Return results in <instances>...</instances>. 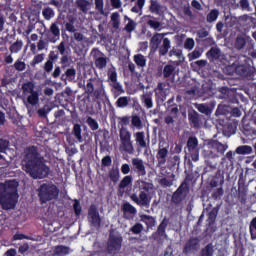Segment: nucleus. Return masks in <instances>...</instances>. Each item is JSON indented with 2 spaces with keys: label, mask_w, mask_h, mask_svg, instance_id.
<instances>
[{
  "label": "nucleus",
  "mask_w": 256,
  "mask_h": 256,
  "mask_svg": "<svg viewBox=\"0 0 256 256\" xmlns=\"http://www.w3.org/2000/svg\"><path fill=\"white\" fill-rule=\"evenodd\" d=\"M187 155L197 163L199 161V140L195 136H190L186 143Z\"/></svg>",
  "instance_id": "10"
},
{
  "label": "nucleus",
  "mask_w": 256,
  "mask_h": 256,
  "mask_svg": "<svg viewBox=\"0 0 256 256\" xmlns=\"http://www.w3.org/2000/svg\"><path fill=\"white\" fill-rule=\"evenodd\" d=\"M201 115L199 112L192 110L188 112V121L194 129H199L201 127Z\"/></svg>",
  "instance_id": "23"
},
{
  "label": "nucleus",
  "mask_w": 256,
  "mask_h": 256,
  "mask_svg": "<svg viewBox=\"0 0 256 256\" xmlns=\"http://www.w3.org/2000/svg\"><path fill=\"white\" fill-rule=\"evenodd\" d=\"M120 143L131 141V132L127 128L122 127L119 130Z\"/></svg>",
  "instance_id": "37"
},
{
  "label": "nucleus",
  "mask_w": 256,
  "mask_h": 256,
  "mask_svg": "<svg viewBox=\"0 0 256 256\" xmlns=\"http://www.w3.org/2000/svg\"><path fill=\"white\" fill-rule=\"evenodd\" d=\"M227 109H228L227 106L223 104H219L216 109V115H227Z\"/></svg>",
  "instance_id": "63"
},
{
  "label": "nucleus",
  "mask_w": 256,
  "mask_h": 256,
  "mask_svg": "<svg viewBox=\"0 0 256 256\" xmlns=\"http://www.w3.org/2000/svg\"><path fill=\"white\" fill-rule=\"evenodd\" d=\"M21 165L22 169L32 179H45L49 176L50 168L45 164V158L39 153V147L35 145L24 149Z\"/></svg>",
  "instance_id": "1"
},
{
  "label": "nucleus",
  "mask_w": 256,
  "mask_h": 256,
  "mask_svg": "<svg viewBox=\"0 0 256 256\" xmlns=\"http://www.w3.org/2000/svg\"><path fill=\"white\" fill-rule=\"evenodd\" d=\"M121 149L124 153H128V155L135 153V147H133V141L131 140L121 142Z\"/></svg>",
  "instance_id": "35"
},
{
  "label": "nucleus",
  "mask_w": 256,
  "mask_h": 256,
  "mask_svg": "<svg viewBox=\"0 0 256 256\" xmlns=\"http://www.w3.org/2000/svg\"><path fill=\"white\" fill-rule=\"evenodd\" d=\"M168 155H169V150L167 148L159 147L158 152L156 154L158 165H165L167 163Z\"/></svg>",
  "instance_id": "26"
},
{
  "label": "nucleus",
  "mask_w": 256,
  "mask_h": 256,
  "mask_svg": "<svg viewBox=\"0 0 256 256\" xmlns=\"http://www.w3.org/2000/svg\"><path fill=\"white\" fill-rule=\"evenodd\" d=\"M13 67L16 71H25V69H27V64L21 60H16Z\"/></svg>",
  "instance_id": "57"
},
{
  "label": "nucleus",
  "mask_w": 256,
  "mask_h": 256,
  "mask_svg": "<svg viewBox=\"0 0 256 256\" xmlns=\"http://www.w3.org/2000/svg\"><path fill=\"white\" fill-rule=\"evenodd\" d=\"M122 213L124 219L131 221V219H134L135 215H137V208H135V206H133L131 203L125 202L122 205Z\"/></svg>",
  "instance_id": "17"
},
{
  "label": "nucleus",
  "mask_w": 256,
  "mask_h": 256,
  "mask_svg": "<svg viewBox=\"0 0 256 256\" xmlns=\"http://www.w3.org/2000/svg\"><path fill=\"white\" fill-rule=\"evenodd\" d=\"M138 190H139V196L137 194L133 193L130 195L131 201L133 203H136L139 207H146L149 209L151 205V198H149V191L153 189V184L146 182L145 180H139L137 181Z\"/></svg>",
  "instance_id": "4"
},
{
  "label": "nucleus",
  "mask_w": 256,
  "mask_h": 256,
  "mask_svg": "<svg viewBox=\"0 0 256 256\" xmlns=\"http://www.w3.org/2000/svg\"><path fill=\"white\" fill-rule=\"evenodd\" d=\"M9 149V141L3 138H0V153H5Z\"/></svg>",
  "instance_id": "61"
},
{
  "label": "nucleus",
  "mask_w": 256,
  "mask_h": 256,
  "mask_svg": "<svg viewBox=\"0 0 256 256\" xmlns=\"http://www.w3.org/2000/svg\"><path fill=\"white\" fill-rule=\"evenodd\" d=\"M237 155H251L253 153V148L248 145L238 146L236 148Z\"/></svg>",
  "instance_id": "38"
},
{
  "label": "nucleus",
  "mask_w": 256,
  "mask_h": 256,
  "mask_svg": "<svg viewBox=\"0 0 256 256\" xmlns=\"http://www.w3.org/2000/svg\"><path fill=\"white\" fill-rule=\"evenodd\" d=\"M89 1L88 0H76V6L82 11V13H87L89 11Z\"/></svg>",
  "instance_id": "44"
},
{
  "label": "nucleus",
  "mask_w": 256,
  "mask_h": 256,
  "mask_svg": "<svg viewBox=\"0 0 256 256\" xmlns=\"http://www.w3.org/2000/svg\"><path fill=\"white\" fill-rule=\"evenodd\" d=\"M129 103H131V96H120L115 102V107L117 109H127Z\"/></svg>",
  "instance_id": "27"
},
{
  "label": "nucleus",
  "mask_w": 256,
  "mask_h": 256,
  "mask_svg": "<svg viewBox=\"0 0 256 256\" xmlns=\"http://www.w3.org/2000/svg\"><path fill=\"white\" fill-rule=\"evenodd\" d=\"M86 123L87 125L90 127L91 131H97V129H99V122H97V120H95L93 117L89 116L86 119Z\"/></svg>",
  "instance_id": "48"
},
{
  "label": "nucleus",
  "mask_w": 256,
  "mask_h": 256,
  "mask_svg": "<svg viewBox=\"0 0 256 256\" xmlns=\"http://www.w3.org/2000/svg\"><path fill=\"white\" fill-rule=\"evenodd\" d=\"M237 64L238 61H235L234 63L227 65L225 67V73H227V75H237Z\"/></svg>",
  "instance_id": "50"
},
{
  "label": "nucleus",
  "mask_w": 256,
  "mask_h": 256,
  "mask_svg": "<svg viewBox=\"0 0 256 256\" xmlns=\"http://www.w3.org/2000/svg\"><path fill=\"white\" fill-rule=\"evenodd\" d=\"M219 17V10L212 9L206 16L207 23H213L217 21Z\"/></svg>",
  "instance_id": "45"
},
{
  "label": "nucleus",
  "mask_w": 256,
  "mask_h": 256,
  "mask_svg": "<svg viewBox=\"0 0 256 256\" xmlns=\"http://www.w3.org/2000/svg\"><path fill=\"white\" fill-rule=\"evenodd\" d=\"M55 253L57 255H69V253H71V248H69L68 246L59 245L56 246Z\"/></svg>",
  "instance_id": "47"
},
{
  "label": "nucleus",
  "mask_w": 256,
  "mask_h": 256,
  "mask_svg": "<svg viewBox=\"0 0 256 256\" xmlns=\"http://www.w3.org/2000/svg\"><path fill=\"white\" fill-rule=\"evenodd\" d=\"M108 177H109L110 181H112V183H118L119 179L121 177L119 168H112L111 170H109Z\"/></svg>",
  "instance_id": "36"
},
{
  "label": "nucleus",
  "mask_w": 256,
  "mask_h": 256,
  "mask_svg": "<svg viewBox=\"0 0 256 256\" xmlns=\"http://www.w3.org/2000/svg\"><path fill=\"white\" fill-rule=\"evenodd\" d=\"M44 59H45V54H37L36 56H34L33 60L30 63V65L32 67H35V65H39V63H43Z\"/></svg>",
  "instance_id": "55"
},
{
  "label": "nucleus",
  "mask_w": 256,
  "mask_h": 256,
  "mask_svg": "<svg viewBox=\"0 0 256 256\" xmlns=\"http://www.w3.org/2000/svg\"><path fill=\"white\" fill-rule=\"evenodd\" d=\"M225 191L223 190V187L217 188L212 193V199H221V196L224 195Z\"/></svg>",
  "instance_id": "60"
},
{
  "label": "nucleus",
  "mask_w": 256,
  "mask_h": 256,
  "mask_svg": "<svg viewBox=\"0 0 256 256\" xmlns=\"http://www.w3.org/2000/svg\"><path fill=\"white\" fill-rule=\"evenodd\" d=\"M201 240H199L198 237H192L190 238L184 245L183 253H194V251H197L200 247Z\"/></svg>",
  "instance_id": "18"
},
{
  "label": "nucleus",
  "mask_w": 256,
  "mask_h": 256,
  "mask_svg": "<svg viewBox=\"0 0 256 256\" xmlns=\"http://www.w3.org/2000/svg\"><path fill=\"white\" fill-rule=\"evenodd\" d=\"M27 103L29 105L35 106L39 104V92L35 91L30 93V95L27 97Z\"/></svg>",
  "instance_id": "41"
},
{
  "label": "nucleus",
  "mask_w": 256,
  "mask_h": 256,
  "mask_svg": "<svg viewBox=\"0 0 256 256\" xmlns=\"http://www.w3.org/2000/svg\"><path fill=\"white\" fill-rule=\"evenodd\" d=\"M101 221V215H99L97 206L91 205L88 209V223L90 227L99 231V229H101Z\"/></svg>",
  "instance_id": "12"
},
{
  "label": "nucleus",
  "mask_w": 256,
  "mask_h": 256,
  "mask_svg": "<svg viewBox=\"0 0 256 256\" xmlns=\"http://www.w3.org/2000/svg\"><path fill=\"white\" fill-rule=\"evenodd\" d=\"M133 182V178L131 176H125L119 183V189H125L129 187Z\"/></svg>",
  "instance_id": "51"
},
{
  "label": "nucleus",
  "mask_w": 256,
  "mask_h": 256,
  "mask_svg": "<svg viewBox=\"0 0 256 256\" xmlns=\"http://www.w3.org/2000/svg\"><path fill=\"white\" fill-rule=\"evenodd\" d=\"M169 226V219L164 217L161 223L159 224L156 232L151 235V239L154 241H161V238L167 239V227Z\"/></svg>",
  "instance_id": "14"
},
{
  "label": "nucleus",
  "mask_w": 256,
  "mask_h": 256,
  "mask_svg": "<svg viewBox=\"0 0 256 256\" xmlns=\"http://www.w3.org/2000/svg\"><path fill=\"white\" fill-rule=\"evenodd\" d=\"M215 105H217V103L215 102V100H212L209 103L198 104L196 106V109L199 111V113L209 116L211 115V113H213Z\"/></svg>",
  "instance_id": "21"
},
{
  "label": "nucleus",
  "mask_w": 256,
  "mask_h": 256,
  "mask_svg": "<svg viewBox=\"0 0 256 256\" xmlns=\"http://www.w3.org/2000/svg\"><path fill=\"white\" fill-rule=\"evenodd\" d=\"M151 13H156V15H161V4L157 2H152L150 6Z\"/></svg>",
  "instance_id": "58"
},
{
  "label": "nucleus",
  "mask_w": 256,
  "mask_h": 256,
  "mask_svg": "<svg viewBox=\"0 0 256 256\" xmlns=\"http://www.w3.org/2000/svg\"><path fill=\"white\" fill-rule=\"evenodd\" d=\"M237 122H227L223 128V135H225V137H231V135H235V133L237 132Z\"/></svg>",
  "instance_id": "25"
},
{
  "label": "nucleus",
  "mask_w": 256,
  "mask_h": 256,
  "mask_svg": "<svg viewBox=\"0 0 256 256\" xmlns=\"http://www.w3.org/2000/svg\"><path fill=\"white\" fill-rule=\"evenodd\" d=\"M134 137L137 147L140 149H145L147 147V141H145V132H136Z\"/></svg>",
  "instance_id": "28"
},
{
  "label": "nucleus",
  "mask_w": 256,
  "mask_h": 256,
  "mask_svg": "<svg viewBox=\"0 0 256 256\" xmlns=\"http://www.w3.org/2000/svg\"><path fill=\"white\" fill-rule=\"evenodd\" d=\"M162 41H163V34H159V33L154 34L150 40L151 48L154 49V51H157Z\"/></svg>",
  "instance_id": "33"
},
{
  "label": "nucleus",
  "mask_w": 256,
  "mask_h": 256,
  "mask_svg": "<svg viewBox=\"0 0 256 256\" xmlns=\"http://www.w3.org/2000/svg\"><path fill=\"white\" fill-rule=\"evenodd\" d=\"M171 49V40L169 38H164L162 45L159 47V57H165Z\"/></svg>",
  "instance_id": "30"
},
{
  "label": "nucleus",
  "mask_w": 256,
  "mask_h": 256,
  "mask_svg": "<svg viewBox=\"0 0 256 256\" xmlns=\"http://www.w3.org/2000/svg\"><path fill=\"white\" fill-rule=\"evenodd\" d=\"M248 43V49H253V40L249 36L246 35H238L234 42V47L237 51H241V49H245V46Z\"/></svg>",
  "instance_id": "16"
},
{
  "label": "nucleus",
  "mask_w": 256,
  "mask_h": 256,
  "mask_svg": "<svg viewBox=\"0 0 256 256\" xmlns=\"http://www.w3.org/2000/svg\"><path fill=\"white\" fill-rule=\"evenodd\" d=\"M65 75L67 77V81H75V77H77V70L74 67L68 68L65 71Z\"/></svg>",
  "instance_id": "49"
},
{
  "label": "nucleus",
  "mask_w": 256,
  "mask_h": 256,
  "mask_svg": "<svg viewBox=\"0 0 256 256\" xmlns=\"http://www.w3.org/2000/svg\"><path fill=\"white\" fill-rule=\"evenodd\" d=\"M100 56H95L94 57V63H95V67L96 69H105V67H107V58L105 56V54H103L102 52H99Z\"/></svg>",
  "instance_id": "29"
},
{
  "label": "nucleus",
  "mask_w": 256,
  "mask_h": 256,
  "mask_svg": "<svg viewBox=\"0 0 256 256\" xmlns=\"http://www.w3.org/2000/svg\"><path fill=\"white\" fill-rule=\"evenodd\" d=\"M215 246L213 243H208L205 247L201 248L198 256H214Z\"/></svg>",
  "instance_id": "31"
},
{
  "label": "nucleus",
  "mask_w": 256,
  "mask_h": 256,
  "mask_svg": "<svg viewBox=\"0 0 256 256\" xmlns=\"http://www.w3.org/2000/svg\"><path fill=\"white\" fill-rule=\"evenodd\" d=\"M187 195H189V184L187 181H184L172 194L171 201L174 205H181L187 199Z\"/></svg>",
  "instance_id": "8"
},
{
  "label": "nucleus",
  "mask_w": 256,
  "mask_h": 256,
  "mask_svg": "<svg viewBox=\"0 0 256 256\" xmlns=\"http://www.w3.org/2000/svg\"><path fill=\"white\" fill-rule=\"evenodd\" d=\"M159 183L162 187H171V186H173V180L167 179L165 177L161 178Z\"/></svg>",
  "instance_id": "64"
},
{
  "label": "nucleus",
  "mask_w": 256,
  "mask_h": 256,
  "mask_svg": "<svg viewBox=\"0 0 256 256\" xmlns=\"http://www.w3.org/2000/svg\"><path fill=\"white\" fill-rule=\"evenodd\" d=\"M22 91L24 95H29L31 93H35V84L31 81L26 82L22 85Z\"/></svg>",
  "instance_id": "40"
},
{
  "label": "nucleus",
  "mask_w": 256,
  "mask_h": 256,
  "mask_svg": "<svg viewBox=\"0 0 256 256\" xmlns=\"http://www.w3.org/2000/svg\"><path fill=\"white\" fill-rule=\"evenodd\" d=\"M206 57L210 61V63L219 61V59H221V49H219L218 47L210 48V50L206 52Z\"/></svg>",
  "instance_id": "24"
},
{
  "label": "nucleus",
  "mask_w": 256,
  "mask_h": 256,
  "mask_svg": "<svg viewBox=\"0 0 256 256\" xmlns=\"http://www.w3.org/2000/svg\"><path fill=\"white\" fill-rule=\"evenodd\" d=\"M156 101L161 103L165 102L167 99V88H165V83L159 82L157 87L154 89Z\"/></svg>",
  "instance_id": "20"
},
{
  "label": "nucleus",
  "mask_w": 256,
  "mask_h": 256,
  "mask_svg": "<svg viewBox=\"0 0 256 256\" xmlns=\"http://www.w3.org/2000/svg\"><path fill=\"white\" fill-rule=\"evenodd\" d=\"M37 191L41 205H45V203H49V201L59 199V187L53 184V182L41 184Z\"/></svg>",
  "instance_id": "5"
},
{
  "label": "nucleus",
  "mask_w": 256,
  "mask_h": 256,
  "mask_svg": "<svg viewBox=\"0 0 256 256\" xmlns=\"http://www.w3.org/2000/svg\"><path fill=\"white\" fill-rule=\"evenodd\" d=\"M107 76L109 81L111 82V87H113L114 91V97L117 98L119 95H123L125 93V90L123 89V86L121 83L117 82V69L115 67H111L108 69Z\"/></svg>",
  "instance_id": "11"
},
{
  "label": "nucleus",
  "mask_w": 256,
  "mask_h": 256,
  "mask_svg": "<svg viewBox=\"0 0 256 256\" xmlns=\"http://www.w3.org/2000/svg\"><path fill=\"white\" fill-rule=\"evenodd\" d=\"M219 209H221L220 205L212 208L211 211L208 213L207 231L209 233H215V231H217V226H215V221H217V215H219Z\"/></svg>",
  "instance_id": "15"
},
{
  "label": "nucleus",
  "mask_w": 256,
  "mask_h": 256,
  "mask_svg": "<svg viewBox=\"0 0 256 256\" xmlns=\"http://www.w3.org/2000/svg\"><path fill=\"white\" fill-rule=\"evenodd\" d=\"M143 224L136 223L130 228V233H133V235H140V233H143Z\"/></svg>",
  "instance_id": "53"
},
{
  "label": "nucleus",
  "mask_w": 256,
  "mask_h": 256,
  "mask_svg": "<svg viewBox=\"0 0 256 256\" xmlns=\"http://www.w3.org/2000/svg\"><path fill=\"white\" fill-rule=\"evenodd\" d=\"M85 93L88 97H92L93 101H99L105 93L103 82L90 78L85 86Z\"/></svg>",
  "instance_id": "6"
},
{
  "label": "nucleus",
  "mask_w": 256,
  "mask_h": 256,
  "mask_svg": "<svg viewBox=\"0 0 256 256\" xmlns=\"http://www.w3.org/2000/svg\"><path fill=\"white\" fill-rule=\"evenodd\" d=\"M123 247V236L110 234L107 242V252L109 255H117Z\"/></svg>",
  "instance_id": "9"
},
{
  "label": "nucleus",
  "mask_w": 256,
  "mask_h": 256,
  "mask_svg": "<svg viewBox=\"0 0 256 256\" xmlns=\"http://www.w3.org/2000/svg\"><path fill=\"white\" fill-rule=\"evenodd\" d=\"M23 49V41L18 40L10 46L11 53H19Z\"/></svg>",
  "instance_id": "52"
},
{
  "label": "nucleus",
  "mask_w": 256,
  "mask_h": 256,
  "mask_svg": "<svg viewBox=\"0 0 256 256\" xmlns=\"http://www.w3.org/2000/svg\"><path fill=\"white\" fill-rule=\"evenodd\" d=\"M132 167L135 173H137L140 177H145V175H147V170L145 169V164L143 163V159L133 158Z\"/></svg>",
  "instance_id": "19"
},
{
  "label": "nucleus",
  "mask_w": 256,
  "mask_h": 256,
  "mask_svg": "<svg viewBox=\"0 0 256 256\" xmlns=\"http://www.w3.org/2000/svg\"><path fill=\"white\" fill-rule=\"evenodd\" d=\"M131 125L135 127V129L141 130L143 129V121L139 115H132L131 116Z\"/></svg>",
  "instance_id": "39"
},
{
  "label": "nucleus",
  "mask_w": 256,
  "mask_h": 256,
  "mask_svg": "<svg viewBox=\"0 0 256 256\" xmlns=\"http://www.w3.org/2000/svg\"><path fill=\"white\" fill-rule=\"evenodd\" d=\"M73 209L75 216L81 217V211H83V208L81 207V202L78 199L74 200Z\"/></svg>",
  "instance_id": "54"
},
{
  "label": "nucleus",
  "mask_w": 256,
  "mask_h": 256,
  "mask_svg": "<svg viewBox=\"0 0 256 256\" xmlns=\"http://www.w3.org/2000/svg\"><path fill=\"white\" fill-rule=\"evenodd\" d=\"M144 107L146 109H153V94L152 93H146L141 95L140 97Z\"/></svg>",
  "instance_id": "32"
},
{
  "label": "nucleus",
  "mask_w": 256,
  "mask_h": 256,
  "mask_svg": "<svg viewBox=\"0 0 256 256\" xmlns=\"http://www.w3.org/2000/svg\"><path fill=\"white\" fill-rule=\"evenodd\" d=\"M218 92L220 93L219 99H227L229 97V87H220Z\"/></svg>",
  "instance_id": "59"
},
{
  "label": "nucleus",
  "mask_w": 256,
  "mask_h": 256,
  "mask_svg": "<svg viewBox=\"0 0 256 256\" xmlns=\"http://www.w3.org/2000/svg\"><path fill=\"white\" fill-rule=\"evenodd\" d=\"M19 182L17 180H9L0 183V205L2 209L9 211L15 209L19 201L18 193Z\"/></svg>",
  "instance_id": "2"
},
{
  "label": "nucleus",
  "mask_w": 256,
  "mask_h": 256,
  "mask_svg": "<svg viewBox=\"0 0 256 256\" xmlns=\"http://www.w3.org/2000/svg\"><path fill=\"white\" fill-rule=\"evenodd\" d=\"M50 32L53 35V37L50 38V42L55 43L59 39V37H61V30L59 29V26H57L56 23H52L50 26Z\"/></svg>",
  "instance_id": "34"
},
{
  "label": "nucleus",
  "mask_w": 256,
  "mask_h": 256,
  "mask_svg": "<svg viewBox=\"0 0 256 256\" xmlns=\"http://www.w3.org/2000/svg\"><path fill=\"white\" fill-rule=\"evenodd\" d=\"M136 27L137 24L135 23V21H133L131 18H128V23L125 26V31H127V33H131L135 31Z\"/></svg>",
  "instance_id": "56"
},
{
  "label": "nucleus",
  "mask_w": 256,
  "mask_h": 256,
  "mask_svg": "<svg viewBox=\"0 0 256 256\" xmlns=\"http://www.w3.org/2000/svg\"><path fill=\"white\" fill-rule=\"evenodd\" d=\"M57 49L62 55L60 58V65L56 66L54 71L52 72L53 79H58V77L61 76V69H67V67H71V58L65 54L66 48H65V41H62L58 46Z\"/></svg>",
  "instance_id": "7"
},
{
  "label": "nucleus",
  "mask_w": 256,
  "mask_h": 256,
  "mask_svg": "<svg viewBox=\"0 0 256 256\" xmlns=\"http://www.w3.org/2000/svg\"><path fill=\"white\" fill-rule=\"evenodd\" d=\"M134 62L138 67H145L147 65V59L142 54L134 55Z\"/></svg>",
  "instance_id": "46"
},
{
  "label": "nucleus",
  "mask_w": 256,
  "mask_h": 256,
  "mask_svg": "<svg viewBox=\"0 0 256 256\" xmlns=\"http://www.w3.org/2000/svg\"><path fill=\"white\" fill-rule=\"evenodd\" d=\"M193 47H195V40H193V38H187L184 42V48L191 51V49H193Z\"/></svg>",
  "instance_id": "62"
},
{
  "label": "nucleus",
  "mask_w": 256,
  "mask_h": 256,
  "mask_svg": "<svg viewBox=\"0 0 256 256\" xmlns=\"http://www.w3.org/2000/svg\"><path fill=\"white\" fill-rule=\"evenodd\" d=\"M229 149L227 144L219 142V140H211L207 143L206 149L203 150L202 155L205 159L206 167L203 170V174L217 169V163L211 162V159H217L220 155H225V151Z\"/></svg>",
  "instance_id": "3"
},
{
  "label": "nucleus",
  "mask_w": 256,
  "mask_h": 256,
  "mask_svg": "<svg viewBox=\"0 0 256 256\" xmlns=\"http://www.w3.org/2000/svg\"><path fill=\"white\" fill-rule=\"evenodd\" d=\"M236 75H240V77H245L246 79H253L255 77V68L249 63L240 64L238 61Z\"/></svg>",
  "instance_id": "13"
},
{
  "label": "nucleus",
  "mask_w": 256,
  "mask_h": 256,
  "mask_svg": "<svg viewBox=\"0 0 256 256\" xmlns=\"http://www.w3.org/2000/svg\"><path fill=\"white\" fill-rule=\"evenodd\" d=\"M175 65L166 64L164 67L158 68V73L163 76V79H171L175 77Z\"/></svg>",
  "instance_id": "22"
},
{
  "label": "nucleus",
  "mask_w": 256,
  "mask_h": 256,
  "mask_svg": "<svg viewBox=\"0 0 256 256\" xmlns=\"http://www.w3.org/2000/svg\"><path fill=\"white\" fill-rule=\"evenodd\" d=\"M72 133L74 137L77 139L78 143H83V136L81 135V125L74 124Z\"/></svg>",
  "instance_id": "43"
},
{
  "label": "nucleus",
  "mask_w": 256,
  "mask_h": 256,
  "mask_svg": "<svg viewBox=\"0 0 256 256\" xmlns=\"http://www.w3.org/2000/svg\"><path fill=\"white\" fill-rule=\"evenodd\" d=\"M42 16L46 21H51L55 17V11L51 7H46L42 10Z\"/></svg>",
  "instance_id": "42"
}]
</instances>
